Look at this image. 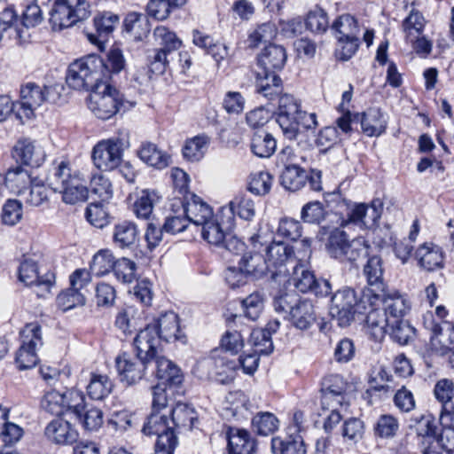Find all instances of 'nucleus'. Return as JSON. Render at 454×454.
<instances>
[{
  "label": "nucleus",
  "instance_id": "nucleus-1",
  "mask_svg": "<svg viewBox=\"0 0 454 454\" xmlns=\"http://www.w3.org/2000/svg\"><path fill=\"white\" fill-rule=\"evenodd\" d=\"M371 291L360 290L359 294L352 288L336 291L331 298L329 313L340 327L348 326L355 319V314H365L372 307Z\"/></svg>",
  "mask_w": 454,
  "mask_h": 454
},
{
  "label": "nucleus",
  "instance_id": "nucleus-2",
  "mask_svg": "<svg viewBox=\"0 0 454 454\" xmlns=\"http://www.w3.org/2000/svg\"><path fill=\"white\" fill-rule=\"evenodd\" d=\"M50 187L62 194V201L74 205L88 199L89 189L79 171L73 170L67 161L59 162L48 177Z\"/></svg>",
  "mask_w": 454,
  "mask_h": 454
},
{
  "label": "nucleus",
  "instance_id": "nucleus-3",
  "mask_svg": "<svg viewBox=\"0 0 454 454\" xmlns=\"http://www.w3.org/2000/svg\"><path fill=\"white\" fill-rule=\"evenodd\" d=\"M104 59L90 54L70 64L66 82L74 90H92L104 82Z\"/></svg>",
  "mask_w": 454,
  "mask_h": 454
},
{
  "label": "nucleus",
  "instance_id": "nucleus-4",
  "mask_svg": "<svg viewBox=\"0 0 454 454\" xmlns=\"http://www.w3.org/2000/svg\"><path fill=\"white\" fill-rule=\"evenodd\" d=\"M90 14L88 0H55L50 12V22L54 28L62 29L87 19Z\"/></svg>",
  "mask_w": 454,
  "mask_h": 454
},
{
  "label": "nucleus",
  "instance_id": "nucleus-5",
  "mask_svg": "<svg viewBox=\"0 0 454 454\" xmlns=\"http://www.w3.org/2000/svg\"><path fill=\"white\" fill-rule=\"evenodd\" d=\"M129 146L128 138L114 137L101 140L95 145L91 159L95 167L103 171H110L120 166L123 151Z\"/></svg>",
  "mask_w": 454,
  "mask_h": 454
},
{
  "label": "nucleus",
  "instance_id": "nucleus-6",
  "mask_svg": "<svg viewBox=\"0 0 454 454\" xmlns=\"http://www.w3.org/2000/svg\"><path fill=\"white\" fill-rule=\"evenodd\" d=\"M21 346L16 353L15 363L19 370L35 367L38 361L36 349L43 345L41 325L36 323L27 324L20 331Z\"/></svg>",
  "mask_w": 454,
  "mask_h": 454
},
{
  "label": "nucleus",
  "instance_id": "nucleus-7",
  "mask_svg": "<svg viewBox=\"0 0 454 454\" xmlns=\"http://www.w3.org/2000/svg\"><path fill=\"white\" fill-rule=\"evenodd\" d=\"M121 100L119 91L111 83L103 82L91 90L88 107L98 118L108 120L119 111Z\"/></svg>",
  "mask_w": 454,
  "mask_h": 454
},
{
  "label": "nucleus",
  "instance_id": "nucleus-8",
  "mask_svg": "<svg viewBox=\"0 0 454 454\" xmlns=\"http://www.w3.org/2000/svg\"><path fill=\"white\" fill-rule=\"evenodd\" d=\"M265 251V260L269 266L271 278L277 280L278 277L290 274V268L295 264L293 258L294 247L283 241H272L262 249Z\"/></svg>",
  "mask_w": 454,
  "mask_h": 454
},
{
  "label": "nucleus",
  "instance_id": "nucleus-9",
  "mask_svg": "<svg viewBox=\"0 0 454 454\" xmlns=\"http://www.w3.org/2000/svg\"><path fill=\"white\" fill-rule=\"evenodd\" d=\"M292 282L301 293H312L317 296H326L331 294V285L327 280H317L312 271L305 264L295 263L292 267Z\"/></svg>",
  "mask_w": 454,
  "mask_h": 454
},
{
  "label": "nucleus",
  "instance_id": "nucleus-10",
  "mask_svg": "<svg viewBox=\"0 0 454 454\" xmlns=\"http://www.w3.org/2000/svg\"><path fill=\"white\" fill-rule=\"evenodd\" d=\"M49 88L29 82L20 88V108L16 112L19 119H31L35 111L48 99Z\"/></svg>",
  "mask_w": 454,
  "mask_h": 454
},
{
  "label": "nucleus",
  "instance_id": "nucleus-11",
  "mask_svg": "<svg viewBox=\"0 0 454 454\" xmlns=\"http://www.w3.org/2000/svg\"><path fill=\"white\" fill-rule=\"evenodd\" d=\"M151 362L143 357L132 356L122 353L115 358V366L120 380L131 386L139 382L145 376V372Z\"/></svg>",
  "mask_w": 454,
  "mask_h": 454
},
{
  "label": "nucleus",
  "instance_id": "nucleus-12",
  "mask_svg": "<svg viewBox=\"0 0 454 454\" xmlns=\"http://www.w3.org/2000/svg\"><path fill=\"white\" fill-rule=\"evenodd\" d=\"M300 111V105L292 95L284 94L279 97L276 121L286 139L293 140L296 134L295 117Z\"/></svg>",
  "mask_w": 454,
  "mask_h": 454
},
{
  "label": "nucleus",
  "instance_id": "nucleus-13",
  "mask_svg": "<svg viewBox=\"0 0 454 454\" xmlns=\"http://www.w3.org/2000/svg\"><path fill=\"white\" fill-rule=\"evenodd\" d=\"M379 301L383 303V309L392 321L403 319L411 309L409 300L395 290L386 288L383 292L372 294V307Z\"/></svg>",
  "mask_w": 454,
  "mask_h": 454
},
{
  "label": "nucleus",
  "instance_id": "nucleus-14",
  "mask_svg": "<svg viewBox=\"0 0 454 454\" xmlns=\"http://www.w3.org/2000/svg\"><path fill=\"white\" fill-rule=\"evenodd\" d=\"M119 23L120 18L117 14L110 11L98 12L93 18L95 33H88V40L100 51H103L106 42Z\"/></svg>",
  "mask_w": 454,
  "mask_h": 454
},
{
  "label": "nucleus",
  "instance_id": "nucleus-15",
  "mask_svg": "<svg viewBox=\"0 0 454 454\" xmlns=\"http://www.w3.org/2000/svg\"><path fill=\"white\" fill-rule=\"evenodd\" d=\"M383 201L374 199L367 205L364 203L355 205L348 214V221L360 227L371 229L378 225L383 211Z\"/></svg>",
  "mask_w": 454,
  "mask_h": 454
},
{
  "label": "nucleus",
  "instance_id": "nucleus-16",
  "mask_svg": "<svg viewBox=\"0 0 454 454\" xmlns=\"http://www.w3.org/2000/svg\"><path fill=\"white\" fill-rule=\"evenodd\" d=\"M161 340L153 324L141 329L134 339V347L138 357L152 361L159 355Z\"/></svg>",
  "mask_w": 454,
  "mask_h": 454
},
{
  "label": "nucleus",
  "instance_id": "nucleus-17",
  "mask_svg": "<svg viewBox=\"0 0 454 454\" xmlns=\"http://www.w3.org/2000/svg\"><path fill=\"white\" fill-rule=\"evenodd\" d=\"M250 240L256 252L243 254L239 264L240 265V269L248 276L260 278L269 272V266L265 257L260 254L264 245L261 240L260 235L252 236Z\"/></svg>",
  "mask_w": 454,
  "mask_h": 454
},
{
  "label": "nucleus",
  "instance_id": "nucleus-18",
  "mask_svg": "<svg viewBox=\"0 0 454 454\" xmlns=\"http://www.w3.org/2000/svg\"><path fill=\"white\" fill-rule=\"evenodd\" d=\"M153 327L157 329L161 340L166 342H175L179 340L185 342L186 336L180 329L179 317L173 311H168L160 315L153 323Z\"/></svg>",
  "mask_w": 454,
  "mask_h": 454
},
{
  "label": "nucleus",
  "instance_id": "nucleus-19",
  "mask_svg": "<svg viewBox=\"0 0 454 454\" xmlns=\"http://www.w3.org/2000/svg\"><path fill=\"white\" fill-rule=\"evenodd\" d=\"M19 278L26 286L35 285L42 292L49 293L54 284L55 276L53 273L48 272L43 277H39L35 262L24 260L19 268Z\"/></svg>",
  "mask_w": 454,
  "mask_h": 454
},
{
  "label": "nucleus",
  "instance_id": "nucleus-20",
  "mask_svg": "<svg viewBox=\"0 0 454 454\" xmlns=\"http://www.w3.org/2000/svg\"><path fill=\"white\" fill-rule=\"evenodd\" d=\"M12 156L23 165L39 167L45 160L43 150L29 138H20L12 149Z\"/></svg>",
  "mask_w": 454,
  "mask_h": 454
},
{
  "label": "nucleus",
  "instance_id": "nucleus-21",
  "mask_svg": "<svg viewBox=\"0 0 454 454\" xmlns=\"http://www.w3.org/2000/svg\"><path fill=\"white\" fill-rule=\"evenodd\" d=\"M384 271L381 257L379 255L369 256L363 269V274L366 278L368 287L362 290L371 291L372 294L383 292L387 288Z\"/></svg>",
  "mask_w": 454,
  "mask_h": 454
},
{
  "label": "nucleus",
  "instance_id": "nucleus-22",
  "mask_svg": "<svg viewBox=\"0 0 454 454\" xmlns=\"http://www.w3.org/2000/svg\"><path fill=\"white\" fill-rule=\"evenodd\" d=\"M286 52L283 46L270 44L258 57V64L262 68L258 74H272L281 70L286 61Z\"/></svg>",
  "mask_w": 454,
  "mask_h": 454
},
{
  "label": "nucleus",
  "instance_id": "nucleus-23",
  "mask_svg": "<svg viewBox=\"0 0 454 454\" xmlns=\"http://www.w3.org/2000/svg\"><path fill=\"white\" fill-rule=\"evenodd\" d=\"M44 434L48 440L56 444H73L78 439L77 430L62 419L51 421L45 427Z\"/></svg>",
  "mask_w": 454,
  "mask_h": 454
},
{
  "label": "nucleus",
  "instance_id": "nucleus-24",
  "mask_svg": "<svg viewBox=\"0 0 454 454\" xmlns=\"http://www.w3.org/2000/svg\"><path fill=\"white\" fill-rule=\"evenodd\" d=\"M189 196L190 198L184 197L185 201L183 203L184 213L188 222L196 225H203L211 220L213 211L210 206L193 193Z\"/></svg>",
  "mask_w": 454,
  "mask_h": 454
},
{
  "label": "nucleus",
  "instance_id": "nucleus-25",
  "mask_svg": "<svg viewBox=\"0 0 454 454\" xmlns=\"http://www.w3.org/2000/svg\"><path fill=\"white\" fill-rule=\"evenodd\" d=\"M32 173L22 166L11 168L3 175L0 173V186L4 185L12 192L20 194L33 184Z\"/></svg>",
  "mask_w": 454,
  "mask_h": 454
},
{
  "label": "nucleus",
  "instance_id": "nucleus-26",
  "mask_svg": "<svg viewBox=\"0 0 454 454\" xmlns=\"http://www.w3.org/2000/svg\"><path fill=\"white\" fill-rule=\"evenodd\" d=\"M317 320V313L313 303L307 299L298 300L291 309L292 325L301 331L309 329Z\"/></svg>",
  "mask_w": 454,
  "mask_h": 454
},
{
  "label": "nucleus",
  "instance_id": "nucleus-27",
  "mask_svg": "<svg viewBox=\"0 0 454 454\" xmlns=\"http://www.w3.org/2000/svg\"><path fill=\"white\" fill-rule=\"evenodd\" d=\"M435 398L442 403L440 420L449 422L450 416H454V383L448 379L438 380L434 388Z\"/></svg>",
  "mask_w": 454,
  "mask_h": 454
},
{
  "label": "nucleus",
  "instance_id": "nucleus-28",
  "mask_svg": "<svg viewBox=\"0 0 454 454\" xmlns=\"http://www.w3.org/2000/svg\"><path fill=\"white\" fill-rule=\"evenodd\" d=\"M7 34L9 38H13L20 43L25 41L27 30L19 25L18 15L15 10L9 6L0 12V41Z\"/></svg>",
  "mask_w": 454,
  "mask_h": 454
},
{
  "label": "nucleus",
  "instance_id": "nucleus-29",
  "mask_svg": "<svg viewBox=\"0 0 454 454\" xmlns=\"http://www.w3.org/2000/svg\"><path fill=\"white\" fill-rule=\"evenodd\" d=\"M230 454H254L255 441L244 429L230 428L227 433Z\"/></svg>",
  "mask_w": 454,
  "mask_h": 454
},
{
  "label": "nucleus",
  "instance_id": "nucleus-30",
  "mask_svg": "<svg viewBox=\"0 0 454 454\" xmlns=\"http://www.w3.org/2000/svg\"><path fill=\"white\" fill-rule=\"evenodd\" d=\"M155 359L156 377L162 381L161 384L171 386H179L184 380L180 368L172 361L164 356H157Z\"/></svg>",
  "mask_w": 454,
  "mask_h": 454
},
{
  "label": "nucleus",
  "instance_id": "nucleus-31",
  "mask_svg": "<svg viewBox=\"0 0 454 454\" xmlns=\"http://www.w3.org/2000/svg\"><path fill=\"white\" fill-rule=\"evenodd\" d=\"M113 239L114 244L121 248H131L139 240V232L135 223L122 221L114 225Z\"/></svg>",
  "mask_w": 454,
  "mask_h": 454
},
{
  "label": "nucleus",
  "instance_id": "nucleus-32",
  "mask_svg": "<svg viewBox=\"0 0 454 454\" xmlns=\"http://www.w3.org/2000/svg\"><path fill=\"white\" fill-rule=\"evenodd\" d=\"M366 316V325L375 340H381L392 324L386 311L383 309L369 308Z\"/></svg>",
  "mask_w": 454,
  "mask_h": 454
},
{
  "label": "nucleus",
  "instance_id": "nucleus-33",
  "mask_svg": "<svg viewBox=\"0 0 454 454\" xmlns=\"http://www.w3.org/2000/svg\"><path fill=\"white\" fill-rule=\"evenodd\" d=\"M415 256L420 266L428 271L443 266V253L442 248L436 245L423 244L417 249Z\"/></svg>",
  "mask_w": 454,
  "mask_h": 454
},
{
  "label": "nucleus",
  "instance_id": "nucleus-34",
  "mask_svg": "<svg viewBox=\"0 0 454 454\" xmlns=\"http://www.w3.org/2000/svg\"><path fill=\"white\" fill-rule=\"evenodd\" d=\"M361 127L368 137H378L385 132L387 120L380 108H369L362 114Z\"/></svg>",
  "mask_w": 454,
  "mask_h": 454
},
{
  "label": "nucleus",
  "instance_id": "nucleus-35",
  "mask_svg": "<svg viewBox=\"0 0 454 454\" xmlns=\"http://www.w3.org/2000/svg\"><path fill=\"white\" fill-rule=\"evenodd\" d=\"M173 429H192L194 423L198 420V414L195 409L190 404L177 403L169 411Z\"/></svg>",
  "mask_w": 454,
  "mask_h": 454
},
{
  "label": "nucleus",
  "instance_id": "nucleus-36",
  "mask_svg": "<svg viewBox=\"0 0 454 454\" xmlns=\"http://www.w3.org/2000/svg\"><path fill=\"white\" fill-rule=\"evenodd\" d=\"M125 32L130 35L135 40L141 41L150 32L149 20L142 13L132 12L126 15L123 21Z\"/></svg>",
  "mask_w": 454,
  "mask_h": 454
},
{
  "label": "nucleus",
  "instance_id": "nucleus-37",
  "mask_svg": "<svg viewBox=\"0 0 454 454\" xmlns=\"http://www.w3.org/2000/svg\"><path fill=\"white\" fill-rule=\"evenodd\" d=\"M277 148L276 139L264 129L255 131L251 140L252 152L260 158L270 157Z\"/></svg>",
  "mask_w": 454,
  "mask_h": 454
},
{
  "label": "nucleus",
  "instance_id": "nucleus-38",
  "mask_svg": "<svg viewBox=\"0 0 454 454\" xmlns=\"http://www.w3.org/2000/svg\"><path fill=\"white\" fill-rule=\"evenodd\" d=\"M271 450L274 454H306V447L301 434H288L286 440L272 438Z\"/></svg>",
  "mask_w": 454,
  "mask_h": 454
},
{
  "label": "nucleus",
  "instance_id": "nucleus-39",
  "mask_svg": "<svg viewBox=\"0 0 454 454\" xmlns=\"http://www.w3.org/2000/svg\"><path fill=\"white\" fill-rule=\"evenodd\" d=\"M256 91L268 98L274 100L279 98L282 92L281 79L276 74H257Z\"/></svg>",
  "mask_w": 454,
  "mask_h": 454
},
{
  "label": "nucleus",
  "instance_id": "nucleus-40",
  "mask_svg": "<svg viewBox=\"0 0 454 454\" xmlns=\"http://www.w3.org/2000/svg\"><path fill=\"white\" fill-rule=\"evenodd\" d=\"M185 3L186 0H150L146 5V12L148 16L154 20H164Z\"/></svg>",
  "mask_w": 454,
  "mask_h": 454
},
{
  "label": "nucleus",
  "instance_id": "nucleus-41",
  "mask_svg": "<svg viewBox=\"0 0 454 454\" xmlns=\"http://www.w3.org/2000/svg\"><path fill=\"white\" fill-rule=\"evenodd\" d=\"M279 178L281 185L286 190L296 192L306 184L308 174L301 167L284 168Z\"/></svg>",
  "mask_w": 454,
  "mask_h": 454
},
{
  "label": "nucleus",
  "instance_id": "nucleus-42",
  "mask_svg": "<svg viewBox=\"0 0 454 454\" xmlns=\"http://www.w3.org/2000/svg\"><path fill=\"white\" fill-rule=\"evenodd\" d=\"M168 416L161 411H153L144 424L142 432L146 435L173 433V427L170 426Z\"/></svg>",
  "mask_w": 454,
  "mask_h": 454
},
{
  "label": "nucleus",
  "instance_id": "nucleus-43",
  "mask_svg": "<svg viewBox=\"0 0 454 454\" xmlns=\"http://www.w3.org/2000/svg\"><path fill=\"white\" fill-rule=\"evenodd\" d=\"M106 71H104V82L110 83L114 74L125 69L126 60L122 51L117 47L113 46L107 53L106 62L104 60Z\"/></svg>",
  "mask_w": 454,
  "mask_h": 454
},
{
  "label": "nucleus",
  "instance_id": "nucleus-44",
  "mask_svg": "<svg viewBox=\"0 0 454 454\" xmlns=\"http://www.w3.org/2000/svg\"><path fill=\"white\" fill-rule=\"evenodd\" d=\"M114 384L107 375L92 374L87 386L88 395L93 400H103L113 391Z\"/></svg>",
  "mask_w": 454,
  "mask_h": 454
},
{
  "label": "nucleus",
  "instance_id": "nucleus-45",
  "mask_svg": "<svg viewBox=\"0 0 454 454\" xmlns=\"http://www.w3.org/2000/svg\"><path fill=\"white\" fill-rule=\"evenodd\" d=\"M139 158L149 166L163 168L168 165L169 156L159 150L154 144L142 145L138 151Z\"/></svg>",
  "mask_w": 454,
  "mask_h": 454
},
{
  "label": "nucleus",
  "instance_id": "nucleus-46",
  "mask_svg": "<svg viewBox=\"0 0 454 454\" xmlns=\"http://www.w3.org/2000/svg\"><path fill=\"white\" fill-rule=\"evenodd\" d=\"M209 145V137L205 135H199L188 139L183 147V155L189 161L200 160Z\"/></svg>",
  "mask_w": 454,
  "mask_h": 454
},
{
  "label": "nucleus",
  "instance_id": "nucleus-47",
  "mask_svg": "<svg viewBox=\"0 0 454 454\" xmlns=\"http://www.w3.org/2000/svg\"><path fill=\"white\" fill-rule=\"evenodd\" d=\"M153 37L159 49L169 53L177 51L182 45L176 33L165 26H157L153 30Z\"/></svg>",
  "mask_w": 454,
  "mask_h": 454
},
{
  "label": "nucleus",
  "instance_id": "nucleus-48",
  "mask_svg": "<svg viewBox=\"0 0 454 454\" xmlns=\"http://www.w3.org/2000/svg\"><path fill=\"white\" fill-rule=\"evenodd\" d=\"M348 243L349 240L346 232L340 228H334L330 231L325 246L328 254L332 257L340 260L343 258V253Z\"/></svg>",
  "mask_w": 454,
  "mask_h": 454
},
{
  "label": "nucleus",
  "instance_id": "nucleus-49",
  "mask_svg": "<svg viewBox=\"0 0 454 454\" xmlns=\"http://www.w3.org/2000/svg\"><path fill=\"white\" fill-rule=\"evenodd\" d=\"M416 330L407 320L399 319L392 321L388 329L391 339L400 345H406L411 341L415 336Z\"/></svg>",
  "mask_w": 454,
  "mask_h": 454
},
{
  "label": "nucleus",
  "instance_id": "nucleus-50",
  "mask_svg": "<svg viewBox=\"0 0 454 454\" xmlns=\"http://www.w3.org/2000/svg\"><path fill=\"white\" fill-rule=\"evenodd\" d=\"M332 29L335 31L337 38H353L354 36H359L360 34L357 20L350 14L340 15L333 23Z\"/></svg>",
  "mask_w": 454,
  "mask_h": 454
},
{
  "label": "nucleus",
  "instance_id": "nucleus-51",
  "mask_svg": "<svg viewBox=\"0 0 454 454\" xmlns=\"http://www.w3.org/2000/svg\"><path fill=\"white\" fill-rule=\"evenodd\" d=\"M252 427L258 434L269 435L278 428V419L271 412H258L252 419Z\"/></svg>",
  "mask_w": 454,
  "mask_h": 454
},
{
  "label": "nucleus",
  "instance_id": "nucleus-52",
  "mask_svg": "<svg viewBox=\"0 0 454 454\" xmlns=\"http://www.w3.org/2000/svg\"><path fill=\"white\" fill-rule=\"evenodd\" d=\"M140 314L134 306L127 305L124 309L118 312L115 318V325L125 334H131L137 330V319Z\"/></svg>",
  "mask_w": 454,
  "mask_h": 454
},
{
  "label": "nucleus",
  "instance_id": "nucleus-53",
  "mask_svg": "<svg viewBox=\"0 0 454 454\" xmlns=\"http://www.w3.org/2000/svg\"><path fill=\"white\" fill-rule=\"evenodd\" d=\"M244 316L255 321L262 314L264 308V298L260 292H254L241 301Z\"/></svg>",
  "mask_w": 454,
  "mask_h": 454
},
{
  "label": "nucleus",
  "instance_id": "nucleus-54",
  "mask_svg": "<svg viewBox=\"0 0 454 454\" xmlns=\"http://www.w3.org/2000/svg\"><path fill=\"white\" fill-rule=\"evenodd\" d=\"M201 235L209 244L219 247L224 243V239L230 232H227L221 223L211 219L202 225Z\"/></svg>",
  "mask_w": 454,
  "mask_h": 454
},
{
  "label": "nucleus",
  "instance_id": "nucleus-55",
  "mask_svg": "<svg viewBox=\"0 0 454 454\" xmlns=\"http://www.w3.org/2000/svg\"><path fill=\"white\" fill-rule=\"evenodd\" d=\"M82 425L83 428L88 431H97L103 424V412L100 409L90 406H85L80 414L75 416Z\"/></svg>",
  "mask_w": 454,
  "mask_h": 454
},
{
  "label": "nucleus",
  "instance_id": "nucleus-56",
  "mask_svg": "<svg viewBox=\"0 0 454 454\" xmlns=\"http://www.w3.org/2000/svg\"><path fill=\"white\" fill-rule=\"evenodd\" d=\"M230 206L241 219L251 221L255 215L254 202L247 194H238L230 201Z\"/></svg>",
  "mask_w": 454,
  "mask_h": 454
},
{
  "label": "nucleus",
  "instance_id": "nucleus-57",
  "mask_svg": "<svg viewBox=\"0 0 454 454\" xmlns=\"http://www.w3.org/2000/svg\"><path fill=\"white\" fill-rule=\"evenodd\" d=\"M424 26L425 19L422 14L418 11L412 10L403 21V28L406 34V39L413 42L414 38L419 37L422 34Z\"/></svg>",
  "mask_w": 454,
  "mask_h": 454
},
{
  "label": "nucleus",
  "instance_id": "nucleus-58",
  "mask_svg": "<svg viewBox=\"0 0 454 454\" xmlns=\"http://www.w3.org/2000/svg\"><path fill=\"white\" fill-rule=\"evenodd\" d=\"M374 434L382 439L394 437L399 430L397 419L392 415L384 414L380 416L374 425Z\"/></svg>",
  "mask_w": 454,
  "mask_h": 454
},
{
  "label": "nucleus",
  "instance_id": "nucleus-59",
  "mask_svg": "<svg viewBox=\"0 0 454 454\" xmlns=\"http://www.w3.org/2000/svg\"><path fill=\"white\" fill-rule=\"evenodd\" d=\"M160 197L154 191L144 190L134 204V210L137 217L148 218L153 212L154 203Z\"/></svg>",
  "mask_w": 454,
  "mask_h": 454
},
{
  "label": "nucleus",
  "instance_id": "nucleus-60",
  "mask_svg": "<svg viewBox=\"0 0 454 454\" xmlns=\"http://www.w3.org/2000/svg\"><path fill=\"white\" fill-rule=\"evenodd\" d=\"M249 343L258 355H269L273 350V342L267 331L254 329L250 333Z\"/></svg>",
  "mask_w": 454,
  "mask_h": 454
},
{
  "label": "nucleus",
  "instance_id": "nucleus-61",
  "mask_svg": "<svg viewBox=\"0 0 454 454\" xmlns=\"http://www.w3.org/2000/svg\"><path fill=\"white\" fill-rule=\"evenodd\" d=\"M90 187L91 192L103 201L110 200L113 196V185L110 180L101 173L91 176Z\"/></svg>",
  "mask_w": 454,
  "mask_h": 454
},
{
  "label": "nucleus",
  "instance_id": "nucleus-62",
  "mask_svg": "<svg viewBox=\"0 0 454 454\" xmlns=\"http://www.w3.org/2000/svg\"><path fill=\"white\" fill-rule=\"evenodd\" d=\"M64 403L65 396H63V393L51 390L46 392L43 395L41 406L45 411L52 415L59 416L66 411Z\"/></svg>",
  "mask_w": 454,
  "mask_h": 454
},
{
  "label": "nucleus",
  "instance_id": "nucleus-63",
  "mask_svg": "<svg viewBox=\"0 0 454 454\" xmlns=\"http://www.w3.org/2000/svg\"><path fill=\"white\" fill-rule=\"evenodd\" d=\"M277 29L273 23L259 25L248 36L249 46L258 47L261 43L270 42L276 35Z\"/></svg>",
  "mask_w": 454,
  "mask_h": 454
},
{
  "label": "nucleus",
  "instance_id": "nucleus-64",
  "mask_svg": "<svg viewBox=\"0 0 454 454\" xmlns=\"http://www.w3.org/2000/svg\"><path fill=\"white\" fill-rule=\"evenodd\" d=\"M115 262L114 257L109 251H99L93 256L90 270L94 274L102 276L112 270H114Z\"/></svg>",
  "mask_w": 454,
  "mask_h": 454
}]
</instances>
